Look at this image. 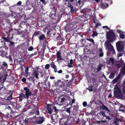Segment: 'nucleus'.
Returning a JSON list of instances; mask_svg holds the SVG:
<instances>
[{"label": "nucleus", "mask_w": 125, "mask_h": 125, "mask_svg": "<svg viewBox=\"0 0 125 125\" xmlns=\"http://www.w3.org/2000/svg\"><path fill=\"white\" fill-rule=\"evenodd\" d=\"M23 90L22 91V93L19 94V100L21 101L23 99L27 98V101L28 102L30 100L29 99V96L31 95V93L30 92V89L27 87H25L23 88Z\"/></svg>", "instance_id": "1"}, {"label": "nucleus", "mask_w": 125, "mask_h": 125, "mask_svg": "<svg viewBox=\"0 0 125 125\" xmlns=\"http://www.w3.org/2000/svg\"><path fill=\"white\" fill-rule=\"evenodd\" d=\"M116 37H118V36L116 35L113 31H109L107 32V41L110 42H114L116 39Z\"/></svg>", "instance_id": "2"}, {"label": "nucleus", "mask_w": 125, "mask_h": 125, "mask_svg": "<svg viewBox=\"0 0 125 125\" xmlns=\"http://www.w3.org/2000/svg\"><path fill=\"white\" fill-rule=\"evenodd\" d=\"M115 88L116 90H114V94L115 96L118 98H122L123 97V94L122 93L120 88L117 86H115Z\"/></svg>", "instance_id": "3"}, {"label": "nucleus", "mask_w": 125, "mask_h": 125, "mask_svg": "<svg viewBox=\"0 0 125 125\" xmlns=\"http://www.w3.org/2000/svg\"><path fill=\"white\" fill-rule=\"evenodd\" d=\"M123 42L122 41H119L116 43L117 49L119 53L121 52L124 51V47L123 44Z\"/></svg>", "instance_id": "4"}, {"label": "nucleus", "mask_w": 125, "mask_h": 125, "mask_svg": "<svg viewBox=\"0 0 125 125\" xmlns=\"http://www.w3.org/2000/svg\"><path fill=\"white\" fill-rule=\"evenodd\" d=\"M79 122L78 121L76 122L75 120L74 119L73 117L71 116H69L67 119L65 124L67 125H71L73 124H78Z\"/></svg>", "instance_id": "5"}, {"label": "nucleus", "mask_w": 125, "mask_h": 125, "mask_svg": "<svg viewBox=\"0 0 125 125\" xmlns=\"http://www.w3.org/2000/svg\"><path fill=\"white\" fill-rule=\"evenodd\" d=\"M51 104H48L46 105L47 111L48 112V113L50 114H51L54 112H57L56 107L55 106L53 107V108L52 109L51 108Z\"/></svg>", "instance_id": "6"}, {"label": "nucleus", "mask_w": 125, "mask_h": 125, "mask_svg": "<svg viewBox=\"0 0 125 125\" xmlns=\"http://www.w3.org/2000/svg\"><path fill=\"white\" fill-rule=\"evenodd\" d=\"M111 42L109 41H106L105 42V45L106 47L109 50L112 52L113 54L115 53V50L113 46L110 43Z\"/></svg>", "instance_id": "7"}, {"label": "nucleus", "mask_w": 125, "mask_h": 125, "mask_svg": "<svg viewBox=\"0 0 125 125\" xmlns=\"http://www.w3.org/2000/svg\"><path fill=\"white\" fill-rule=\"evenodd\" d=\"M59 89L60 91V92H62L63 91L67 92V86L65 84L64 82H63L62 83V84L59 85Z\"/></svg>", "instance_id": "8"}, {"label": "nucleus", "mask_w": 125, "mask_h": 125, "mask_svg": "<svg viewBox=\"0 0 125 125\" xmlns=\"http://www.w3.org/2000/svg\"><path fill=\"white\" fill-rule=\"evenodd\" d=\"M37 119L38 120V121L35 122V124H42L45 120L43 116H39L38 117Z\"/></svg>", "instance_id": "9"}, {"label": "nucleus", "mask_w": 125, "mask_h": 125, "mask_svg": "<svg viewBox=\"0 0 125 125\" xmlns=\"http://www.w3.org/2000/svg\"><path fill=\"white\" fill-rule=\"evenodd\" d=\"M38 70L37 69L36 70L34 71L31 74V75L32 77H35L37 79L39 78L38 76L39 74L38 72Z\"/></svg>", "instance_id": "10"}, {"label": "nucleus", "mask_w": 125, "mask_h": 125, "mask_svg": "<svg viewBox=\"0 0 125 125\" xmlns=\"http://www.w3.org/2000/svg\"><path fill=\"white\" fill-rule=\"evenodd\" d=\"M109 4L106 2L103 3L102 2H101L100 4V6L102 9H105L109 7Z\"/></svg>", "instance_id": "11"}, {"label": "nucleus", "mask_w": 125, "mask_h": 125, "mask_svg": "<svg viewBox=\"0 0 125 125\" xmlns=\"http://www.w3.org/2000/svg\"><path fill=\"white\" fill-rule=\"evenodd\" d=\"M51 67L54 69V72L56 73L57 72V68L55 64V63L53 62H52L50 64Z\"/></svg>", "instance_id": "12"}, {"label": "nucleus", "mask_w": 125, "mask_h": 125, "mask_svg": "<svg viewBox=\"0 0 125 125\" xmlns=\"http://www.w3.org/2000/svg\"><path fill=\"white\" fill-rule=\"evenodd\" d=\"M47 34L49 36H54L56 33L54 30H51L47 32Z\"/></svg>", "instance_id": "13"}, {"label": "nucleus", "mask_w": 125, "mask_h": 125, "mask_svg": "<svg viewBox=\"0 0 125 125\" xmlns=\"http://www.w3.org/2000/svg\"><path fill=\"white\" fill-rule=\"evenodd\" d=\"M17 13L15 12H12L9 15V17H11L12 18L14 19H17L18 17L16 14Z\"/></svg>", "instance_id": "14"}, {"label": "nucleus", "mask_w": 125, "mask_h": 125, "mask_svg": "<svg viewBox=\"0 0 125 125\" xmlns=\"http://www.w3.org/2000/svg\"><path fill=\"white\" fill-rule=\"evenodd\" d=\"M54 83L55 86L56 87H57L59 86V85H61L60 83H62L61 81V80H58L57 81H55V80L54 81Z\"/></svg>", "instance_id": "15"}, {"label": "nucleus", "mask_w": 125, "mask_h": 125, "mask_svg": "<svg viewBox=\"0 0 125 125\" xmlns=\"http://www.w3.org/2000/svg\"><path fill=\"white\" fill-rule=\"evenodd\" d=\"M72 107L71 106L69 107L68 108H65V107H63L62 108V109H63V111H65V112H66L67 113H68L69 114V115H70L71 114V110L70 109L72 108Z\"/></svg>", "instance_id": "16"}, {"label": "nucleus", "mask_w": 125, "mask_h": 125, "mask_svg": "<svg viewBox=\"0 0 125 125\" xmlns=\"http://www.w3.org/2000/svg\"><path fill=\"white\" fill-rule=\"evenodd\" d=\"M109 60H107L106 62L107 64H110L111 63L112 64H113L114 63V59L113 58H111L109 59Z\"/></svg>", "instance_id": "17"}, {"label": "nucleus", "mask_w": 125, "mask_h": 125, "mask_svg": "<svg viewBox=\"0 0 125 125\" xmlns=\"http://www.w3.org/2000/svg\"><path fill=\"white\" fill-rule=\"evenodd\" d=\"M68 7L70 9V12L71 13H73L74 12L75 9L73 8V6L70 3H69L67 5Z\"/></svg>", "instance_id": "18"}, {"label": "nucleus", "mask_w": 125, "mask_h": 125, "mask_svg": "<svg viewBox=\"0 0 125 125\" xmlns=\"http://www.w3.org/2000/svg\"><path fill=\"white\" fill-rule=\"evenodd\" d=\"M56 40L58 42H62L64 40L63 38L60 36L57 37Z\"/></svg>", "instance_id": "19"}, {"label": "nucleus", "mask_w": 125, "mask_h": 125, "mask_svg": "<svg viewBox=\"0 0 125 125\" xmlns=\"http://www.w3.org/2000/svg\"><path fill=\"white\" fill-rule=\"evenodd\" d=\"M93 20L95 24V28H96L98 27L99 26H101V23L97 22V23L95 21V18H93Z\"/></svg>", "instance_id": "20"}, {"label": "nucleus", "mask_w": 125, "mask_h": 125, "mask_svg": "<svg viewBox=\"0 0 125 125\" xmlns=\"http://www.w3.org/2000/svg\"><path fill=\"white\" fill-rule=\"evenodd\" d=\"M100 107L101 109H102L103 110H105L108 112L110 111V110L107 107L104 105H104H102L100 106Z\"/></svg>", "instance_id": "21"}, {"label": "nucleus", "mask_w": 125, "mask_h": 125, "mask_svg": "<svg viewBox=\"0 0 125 125\" xmlns=\"http://www.w3.org/2000/svg\"><path fill=\"white\" fill-rule=\"evenodd\" d=\"M56 58L57 59H59L60 60L63 59L61 57V53L59 51H58L56 53Z\"/></svg>", "instance_id": "22"}, {"label": "nucleus", "mask_w": 125, "mask_h": 125, "mask_svg": "<svg viewBox=\"0 0 125 125\" xmlns=\"http://www.w3.org/2000/svg\"><path fill=\"white\" fill-rule=\"evenodd\" d=\"M1 38L3 39L4 42H8L10 41V38L8 36L7 37H2Z\"/></svg>", "instance_id": "23"}, {"label": "nucleus", "mask_w": 125, "mask_h": 125, "mask_svg": "<svg viewBox=\"0 0 125 125\" xmlns=\"http://www.w3.org/2000/svg\"><path fill=\"white\" fill-rule=\"evenodd\" d=\"M99 56L100 57H102L103 56L104 52L102 49L101 48H100L99 50Z\"/></svg>", "instance_id": "24"}, {"label": "nucleus", "mask_w": 125, "mask_h": 125, "mask_svg": "<svg viewBox=\"0 0 125 125\" xmlns=\"http://www.w3.org/2000/svg\"><path fill=\"white\" fill-rule=\"evenodd\" d=\"M39 39L40 41H43L44 39H46L45 35L44 34H42L39 37Z\"/></svg>", "instance_id": "25"}, {"label": "nucleus", "mask_w": 125, "mask_h": 125, "mask_svg": "<svg viewBox=\"0 0 125 125\" xmlns=\"http://www.w3.org/2000/svg\"><path fill=\"white\" fill-rule=\"evenodd\" d=\"M58 112V109H57V112H53V113L52 114V116H53L54 117V118H55V119H57V117H58V116L57 115V114Z\"/></svg>", "instance_id": "26"}, {"label": "nucleus", "mask_w": 125, "mask_h": 125, "mask_svg": "<svg viewBox=\"0 0 125 125\" xmlns=\"http://www.w3.org/2000/svg\"><path fill=\"white\" fill-rule=\"evenodd\" d=\"M41 32L40 31H35L33 35V37L34 36H37L38 35H40Z\"/></svg>", "instance_id": "27"}, {"label": "nucleus", "mask_w": 125, "mask_h": 125, "mask_svg": "<svg viewBox=\"0 0 125 125\" xmlns=\"http://www.w3.org/2000/svg\"><path fill=\"white\" fill-rule=\"evenodd\" d=\"M94 87V86L93 85H91L90 86H89L88 88H87L86 89L88 90L90 92H91L93 91L94 90V89L93 88Z\"/></svg>", "instance_id": "28"}, {"label": "nucleus", "mask_w": 125, "mask_h": 125, "mask_svg": "<svg viewBox=\"0 0 125 125\" xmlns=\"http://www.w3.org/2000/svg\"><path fill=\"white\" fill-rule=\"evenodd\" d=\"M103 66V65L102 64H100L98 66L97 68V71H99L101 70L102 69V67Z\"/></svg>", "instance_id": "29"}, {"label": "nucleus", "mask_w": 125, "mask_h": 125, "mask_svg": "<svg viewBox=\"0 0 125 125\" xmlns=\"http://www.w3.org/2000/svg\"><path fill=\"white\" fill-rule=\"evenodd\" d=\"M64 29L67 31H70L71 30L70 27L68 26H66L64 27Z\"/></svg>", "instance_id": "30"}, {"label": "nucleus", "mask_w": 125, "mask_h": 125, "mask_svg": "<svg viewBox=\"0 0 125 125\" xmlns=\"http://www.w3.org/2000/svg\"><path fill=\"white\" fill-rule=\"evenodd\" d=\"M120 73L123 74H125V66L123 67L122 69H120Z\"/></svg>", "instance_id": "31"}, {"label": "nucleus", "mask_w": 125, "mask_h": 125, "mask_svg": "<svg viewBox=\"0 0 125 125\" xmlns=\"http://www.w3.org/2000/svg\"><path fill=\"white\" fill-rule=\"evenodd\" d=\"M98 33L97 32L95 31H94L93 32V33L92 35V36L93 37H94L95 36H97L98 35Z\"/></svg>", "instance_id": "32"}, {"label": "nucleus", "mask_w": 125, "mask_h": 125, "mask_svg": "<svg viewBox=\"0 0 125 125\" xmlns=\"http://www.w3.org/2000/svg\"><path fill=\"white\" fill-rule=\"evenodd\" d=\"M6 57L7 59H9V62H11L13 61L11 55H9L8 56H6Z\"/></svg>", "instance_id": "33"}, {"label": "nucleus", "mask_w": 125, "mask_h": 125, "mask_svg": "<svg viewBox=\"0 0 125 125\" xmlns=\"http://www.w3.org/2000/svg\"><path fill=\"white\" fill-rule=\"evenodd\" d=\"M99 113L100 115H102L104 117L106 116V115H105V112L104 111H101Z\"/></svg>", "instance_id": "34"}, {"label": "nucleus", "mask_w": 125, "mask_h": 125, "mask_svg": "<svg viewBox=\"0 0 125 125\" xmlns=\"http://www.w3.org/2000/svg\"><path fill=\"white\" fill-rule=\"evenodd\" d=\"M23 122V123L25 125H27L28 124L29 122V120L28 119H25V120H24Z\"/></svg>", "instance_id": "35"}, {"label": "nucleus", "mask_w": 125, "mask_h": 125, "mask_svg": "<svg viewBox=\"0 0 125 125\" xmlns=\"http://www.w3.org/2000/svg\"><path fill=\"white\" fill-rule=\"evenodd\" d=\"M115 77V74L113 73H111L110 74L109 77L111 79H113Z\"/></svg>", "instance_id": "36"}, {"label": "nucleus", "mask_w": 125, "mask_h": 125, "mask_svg": "<svg viewBox=\"0 0 125 125\" xmlns=\"http://www.w3.org/2000/svg\"><path fill=\"white\" fill-rule=\"evenodd\" d=\"M90 11V10L88 8H85L83 10V11L85 13H86L88 12H89Z\"/></svg>", "instance_id": "37"}, {"label": "nucleus", "mask_w": 125, "mask_h": 125, "mask_svg": "<svg viewBox=\"0 0 125 125\" xmlns=\"http://www.w3.org/2000/svg\"><path fill=\"white\" fill-rule=\"evenodd\" d=\"M2 65L4 66V67L6 68H7L8 67V66L7 63L5 62H2Z\"/></svg>", "instance_id": "38"}, {"label": "nucleus", "mask_w": 125, "mask_h": 125, "mask_svg": "<svg viewBox=\"0 0 125 125\" xmlns=\"http://www.w3.org/2000/svg\"><path fill=\"white\" fill-rule=\"evenodd\" d=\"M119 37L120 38L122 39H124L125 37V36L124 34L122 33H121L120 34Z\"/></svg>", "instance_id": "39"}, {"label": "nucleus", "mask_w": 125, "mask_h": 125, "mask_svg": "<svg viewBox=\"0 0 125 125\" xmlns=\"http://www.w3.org/2000/svg\"><path fill=\"white\" fill-rule=\"evenodd\" d=\"M2 115H3V116L6 118H8L9 117V113H7L6 115L3 114H2Z\"/></svg>", "instance_id": "40"}, {"label": "nucleus", "mask_w": 125, "mask_h": 125, "mask_svg": "<svg viewBox=\"0 0 125 125\" xmlns=\"http://www.w3.org/2000/svg\"><path fill=\"white\" fill-rule=\"evenodd\" d=\"M119 78H117V77L115 78L113 80V82L114 83H116L118 80Z\"/></svg>", "instance_id": "41"}, {"label": "nucleus", "mask_w": 125, "mask_h": 125, "mask_svg": "<svg viewBox=\"0 0 125 125\" xmlns=\"http://www.w3.org/2000/svg\"><path fill=\"white\" fill-rule=\"evenodd\" d=\"M11 31H12L10 30H9L8 31H6V33L8 35V36L9 37L10 33Z\"/></svg>", "instance_id": "42"}, {"label": "nucleus", "mask_w": 125, "mask_h": 125, "mask_svg": "<svg viewBox=\"0 0 125 125\" xmlns=\"http://www.w3.org/2000/svg\"><path fill=\"white\" fill-rule=\"evenodd\" d=\"M46 88H49L50 86V82L48 81L47 83L46 84Z\"/></svg>", "instance_id": "43"}, {"label": "nucleus", "mask_w": 125, "mask_h": 125, "mask_svg": "<svg viewBox=\"0 0 125 125\" xmlns=\"http://www.w3.org/2000/svg\"><path fill=\"white\" fill-rule=\"evenodd\" d=\"M12 96L11 95H10L9 96H8L6 100H11L12 99Z\"/></svg>", "instance_id": "44"}, {"label": "nucleus", "mask_w": 125, "mask_h": 125, "mask_svg": "<svg viewBox=\"0 0 125 125\" xmlns=\"http://www.w3.org/2000/svg\"><path fill=\"white\" fill-rule=\"evenodd\" d=\"M50 67V65L49 64H46L45 66V69H48Z\"/></svg>", "instance_id": "45"}, {"label": "nucleus", "mask_w": 125, "mask_h": 125, "mask_svg": "<svg viewBox=\"0 0 125 125\" xmlns=\"http://www.w3.org/2000/svg\"><path fill=\"white\" fill-rule=\"evenodd\" d=\"M87 40L88 41H90L91 42H92L93 43H94V40L92 39H87Z\"/></svg>", "instance_id": "46"}, {"label": "nucleus", "mask_w": 125, "mask_h": 125, "mask_svg": "<svg viewBox=\"0 0 125 125\" xmlns=\"http://www.w3.org/2000/svg\"><path fill=\"white\" fill-rule=\"evenodd\" d=\"M33 49V47L32 46H31L29 47V48L28 49V50L29 51H32Z\"/></svg>", "instance_id": "47"}, {"label": "nucleus", "mask_w": 125, "mask_h": 125, "mask_svg": "<svg viewBox=\"0 0 125 125\" xmlns=\"http://www.w3.org/2000/svg\"><path fill=\"white\" fill-rule=\"evenodd\" d=\"M13 92V90H10L8 93V94H10V95H11L12 96Z\"/></svg>", "instance_id": "48"}, {"label": "nucleus", "mask_w": 125, "mask_h": 125, "mask_svg": "<svg viewBox=\"0 0 125 125\" xmlns=\"http://www.w3.org/2000/svg\"><path fill=\"white\" fill-rule=\"evenodd\" d=\"M83 105L84 107H85L87 105V103L85 101L83 103Z\"/></svg>", "instance_id": "49"}, {"label": "nucleus", "mask_w": 125, "mask_h": 125, "mask_svg": "<svg viewBox=\"0 0 125 125\" xmlns=\"http://www.w3.org/2000/svg\"><path fill=\"white\" fill-rule=\"evenodd\" d=\"M28 70H29V67L28 66H27L26 67V69L25 70V73H28Z\"/></svg>", "instance_id": "50"}, {"label": "nucleus", "mask_w": 125, "mask_h": 125, "mask_svg": "<svg viewBox=\"0 0 125 125\" xmlns=\"http://www.w3.org/2000/svg\"><path fill=\"white\" fill-rule=\"evenodd\" d=\"M61 100L60 101V102L61 103H62V102H64V101L66 100V99L65 98L63 97L62 98H61Z\"/></svg>", "instance_id": "51"}, {"label": "nucleus", "mask_w": 125, "mask_h": 125, "mask_svg": "<svg viewBox=\"0 0 125 125\" xmlns=\"http://www.w3.org/2000/svg\"><path fill=\"white\" fill-rule=\"evenodd\" d=\"M54 117L53 116H52V115L51 116V119L53 122L54 121V119H55Z\"/></svg>", "instance_id": "52"}, {"label": "nucleus", "mask_w": 125, "mask_h": 125, "mask_svg": "<svg viewBox=\"0 0 125 125\" xmlns=\"http://www.w3.org/2000/svg\"><path fill=\"white\" fill-rule=\"evenodd\" d=\"M9 42L10 43V46H11L14 43V42L10 41H10L9 42Z\"/></svg>", "instance_id": "53"}, {"label": "nucleus", "mask_w": 125, "mask_h": 125, "mask_svg": "<svg viewBox=\"0 0 125 125\" xmlns=\"http://www.w3.org/2000/svg\"><path fill=\"white\" fill-rule=\"evenodd\" d=\"M123 92L124 94H125V84L123 86Z\"/></svg>", "instance_id": "54"}, {"label": "nucleus", "mask_w": 125, "mask_h": 125, "mask_svg": "<svg viewBox=\"0 0 125 125\" xmlns=\"http://www.w3.org/2000/svg\"><path fill=\"white\" fill-rule=\"evenodd\" d=\"M116 32L117 33H120V34L121 33H122V31L120 30H117Z\"/></svg>", "instance_id": "55"}, {"label": "nucleus", "mask_w": 125, "mask_h": 125, "mask_svg": "<svg viewBox=\"0 0 125 125\" xmlns=\"http://www.w3.org/2000/svg\"><path fill=\"white\" fill-rule=\"evenodd\" d=\"M102 27L104 29L105 28V30L108 29L109 30L110 29L107 26H103Z\"/></svg>", "instance_id": "56"}, {"label": "nucleus", "mask_w": 125, "mask_h": 125, "mask_svg": "<svg viewBox=\"0 0 125 125\" xmlns=\"http://www.w3.org/2000/svg\"><path fill=\"white\" fill-rule=\"evenodd\" d=\"M58 73H62V70L60 69L58 71H57V72Z\"/></svg>", "instance_id": "57"}, {"label": "nucleus", "mask_w": 125, "mask_h": 125, "mask_svg": "<svg viewBox=\"0 0 125 125\" xmlns=\"http://www.w3.org/2000/svg\"><path fill=\"white\" fill-rule=\"evenodd\" d=\"M117 66L119 68H120L121 66V63H118L116 64Z\"/></svg>", "instance_id": "58"}, {"label": "nucleus", "mask_w": 125, "mask_h": 125, "mask_svg": "<svg viewBox=\"0 0 125 125\" xmlns=\"http://www.w3.org/2000/svg\"><path fill=\"white\" fill-rule=\"evenodd\" d=\"M41 2L43 4H46V1L45 0H40Z\"/></svg>", "instance_id": "59"}, {"label": "nucleus", "mask_w": 125, "mask_h": 125, "mask_svg": "<svg viewBox=\"0 0 125 125\" xmlns=\"http://www.w3.org/2000/svg\"><path fill=\"white\" fill-rule=\"evenodd\" d=\"M118 53V57H121V56H123V54L122 53Z\"/></svg>", "instance_id": "60"}, {"label": "nucleus", "mask_w": 125, "mask_h": 125, "mask_svg": "<svg viewBox=\"0 0 125 125\" xmlns=\"http://www.w3.org/2000/svg\"><path fill=\"white\" fill-rule=\"evenodd\" d=\"M35 112V113L36 114L38 115L39 113V112L38 110H36Z\"/></svg>", "instance_id": "61"}, {"label": "nucleus", "mask_w": 125, "mask_h": 125, "mask_svg": "<svg viewBox=\"0 0 125 125\" xmlns=\"http://www.w3.org/2000/svg\"><path fill=\"white\" fill-rule=\"evenodd\" d=\"M26 79L25 78H23L22 79V81L23 82H26Z\"/></svg>", "instance_id": "62"}, {"label": "nucleus", "mask_w": 125, "mask_h": 125, "mask_svg": "<svg viewBox=\"0 0 125 125\" xmlns=\"http://www.w3.org/2000/svg\"><path fill=\"white\" fill-rule=\"evenodd\" d=\"M72 64H71L68 63V66L69 68H70L73 67V66L72 65Z\"/></svg>", "instance_id": "63"}, {"label": "nucleus", "mask_w": 125, "mask_h": 125, "mask_svg": "<svg viewBox=\"0 0 125 125\" xmlns=\"http://www.w3.org/2000/svg\"><path fill=\"white\" fill-rule=\"evenodd\" d=\"M69 64H73V60L72 59H71L70 61Z\"/></svg>", "instance_id": "64"}]
</instances>
